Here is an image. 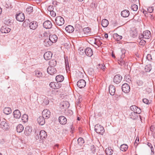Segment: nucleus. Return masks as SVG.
Segmentation results:
<instances>
[{"label": "nucleus", "instance_id": "1", "mask_svg": "<svg viewBox=\"0 0 155 155\" xmlns=\"http://www.w3.org/2000/svg\"><path fill=\"white\" fill-rule=\"evenodd\" d=\"M130 108L133 111L131 113L132 116L136 115L137 114H140L141 111V109L135 105L131 106Z\"/></svg>", "mask_w": 155, "mask_h": 155}, {"label": "nucleus", "instance_id": "2", "mask_svg": "<svg viewBox=\"0 0 155 155\" xmlns=\"http://www.w3.org/2000/svg\"><path fill=\"white\" fill-rule=\"evenodd\" d=\"M94 130L97 133L100 134H103L104 132V127L98 124L95 125Z\"/></svg>", "mask_w": 155, "mask_h": 155}, {"label": "nucleus", "instance_id": "3", "mask_svg": "<svg viewBox=\"0 0 155 155\" xmlns=\"http://www.w3.org/2000/svg\"><path fill=\"white\" fill-rule=\"evenodd\" d=\"M16 20L22 22L25 19V16L24 13L22 12H18L15 15Z\"/></svg>", "mask_w": 155, "mask_h": 155}, {"label": "nucleus", "instance_id": "4", "mask_svg": "<svg viewBox=\"0 0 155 155\" xmlns=\"http://www.w3.org/2000/svg\"><path fill=\"white\" fill-rule=\"evenodd\" d=\"M2 5L7 8H12L11 0H2Z\"/></svg>", "mask_w": 155, "mask_h": 155}, {"label": "nucleus", "instance_id": "5", "mask_svg": "<svg viewBox=\"0 0 155 155\" xmlns=\"http://www.w3.org/2000/svg\"><path fill=\"white\" fill-rule=\"evenodd\" d=\"M55 22L57 25L61 26L64 24V18L62 17L58 16L55 18Z\"/></svg>", "mask_w": 155, "mask_h": 155}, {"label": "nucleus", "instance_id": "6", "mask_svg": "<svg viewBox=\"0 0 155 155\" xmlns=\"http://www.w3.org/2000/svg\"><path fill=\"white\" fill-rule=\"evenodd\" d=\"M81 50L82 51L84 52L86 55L90 57L93 54V52L92 49L90 48H87L85 49V50L83 49H81V48H80L79 50L81 51Z\"/></svg>", "mask_w": 155, "mask_h": 155}, {"label": "nucleus", "instance_id": "7", "mask_svg": "<svg viewBox=\"0 0 155 155\" xmlns=\"http://www.w3.org/2000/svg\"><path fill=\"white\" fill-rule=\"evenodd\" d=\"M122 90L123 92L125 93H128L130 90V87L127 84H124L122 86Z\"/></svg>", "mask_w": 155, "mask_h": 155}, {"label": "nucleus", "instance_id": "8", "mask_svg": "<svg viewBox=\"0 0 155 155\" xmlns=\"http://www.w3.org/2000/svg\"><path fill=\"white\" fill-rule=\"evenodd\" d=\"M42 116L46 119L48 118L51 115L50 111L47 109H44L42 112Z\"/></svg>", "mask_w": 155, "mask_h": 155}, {"label": "nucleus", "instance_id": "9", "mask_svg": "<svg viewBox=\"0 0 155 155\" xmlns=\"http://www.w3.org/2000/svg\"><path fill=\"white\" fill-rule=\"evenodd\" d=\"M125 49H123L121 50V51L122 52V54L121 55L120 59L118 60V63L119 64L121 65H122L123 64H124V61L123 60V58L125 57L124 54L125 52H124L125 51Z\"/></svg>", "mask_w": 155, "mask_h": 155}, {"label": "nucleus", "instance_id": "10", "mask_svg": "<svg viewBox=\"0 0 155 155\" xmlns=\"http://www.w3.org/2000/svg\"><path fill=\"white\" fill-rule=\"evenodd\" d=\"M122 79V76L120 74L115 75L113 79L114 81L116 84H118L121 81Z\"/></svg>", "mask_w": 155, "mask_h": 155}, {"label": "nucleus", "instance_id": "11", "mask_svg": "<svg viewBox=\"0 0 155 155\" xmlns=\"http://www.w3.org/2000/svg\"><path fill=\"white\" fill-rule=\"evenodd\" d=\"M86 82L83 79L80 80L77 83V85L80 88L84 87L86 85Z\"/></svg>", "mask_w": 155, "mask_h": 155}, {"label": "nucleus", "instance_id": "12", "mask_svg": "<svg viewBox=\"0 0 155 155\" xmlns=\"http://www.w3.org/2000/svg\"><path fill=\"white\" fill-rule=\"evenodd\" d=\"M1 127L3 130H6L9 128V125L8 123H6L5 120H4L1 123Z\"/></svg>", "mask_w": 155, "mask_h": 155}, {"label": "nucleus", "instance_id": "13", "mask_svg": "<svg viewBox=\"0 0 155 155\" xmlns=\"http://www.w3.org/2000/svg\"><path fill=\"white\" fill-rule=\"evenodd\" d=\"M47 71L48 73L51 75H52L56 72V68L52 67H48L47 69Z\"/></svg>", "mask_w": 155, "mask_h": 155}, {"label": "nucleus", "instance_id": "14", "mask_svg": "<svg viewBox=\"0 0 155 155\" xmlns=\"http://www.w3.org/2000/svg\"><path fill=\"white\" fill-rule=\"evenodd\" d=\"M52 55V54L51 52L47 51L45 53L44 57L45 60H48L51 58Z\"/></svg>", "mask_w": 155, "mask_h": 155}, {"label": "nucleus", "instance_id": "15", "mask_svg": "<svg viewBox=\"0 0 155 155\" xmlns=\"http://www.w3.org/2000/svg\"><path fill=\"white\" fill-rule=\"evenodd\" d=\"M50 41L52 43H55L57 41L58 38L57 36L55 34H51L49 36Z\"/></svg>", "mask_w": 155, "mask_h": 155}, {"label": "nucleus", "instance_id": "16", "mask_svg": "<svg viewBox=\"0 0 155 155\" xmlns=\"http://www.w3.org/2000/svg\"><path fill=\"white\" fill-rule=\"evenodd\" d=\"M151 33L150 31L147 30L143 32V37L145 39H148L151 37Z\"/></svg>", "mask_w": 155, "mask_h": 155}, {"label": "nucleus", "instance_id": "17", "mask_svg": "<svg viewBox=\"0 0 155 155\" xmlns=\"http://www.w3.org/2000/svg\"><path fill=\"white\" fill-rule=\"evenodd\" d=\"M44 27L46 29L51 28L52 27L51 22L49 21H45L43 24Z\"/></svg>", "mask_w": 155, "mask_h": 155}, {"label": "nucleus", "instance_id": "18", "mask_svg": "<svg viewBox=\"0 0 155 155\" xmlns=\"http://www.w3.org/2000/svg\"><path fill=\"white\" fill-rule=\"evenodd\" d=\"M58 120L60 123L62 125H64L66 124L67 120L64 116H62L59 117Z\"/></svg>", "mask_w": 155, "mask_h": 155}, {"label": "nucleus", "instance_id": "19", "mask_svg": "<svg viewBox=\"0 0 155 155\" xmlns=\"http://www.w3.org/2000/svg\"><path fill=\"white\" fill-rule=\"evenodd\" d=\"M39 135L40 138L41 140L46 139L47 136V133L44 130H41L40 131Z\"/></svg>", "mask_w": 155, "mask_h": 155}, {"label": "nucleus", "instance_id": "20", "mask_svg": "<svg viewBox=\"0 0 155 155\" xmlns=\"http://www.w3.org/2000/svg\"><path fill=\"white\" fill-rule=\"evenodd\" d=\"M38 26V23L36 21H32L30 24L29 25V27L31 29L33 30L35 29Z\"/></svg>", "mask_w": 155, "mask_h": 155}, {"label": "nucleus", "instance_id": "21", "mask_svg": "<svg viewBox=\"0 0 155 155\" xmlns=\"http://www.w3.org/2000/svg\"><path fill=\"white\" fill-rule=\"evenodd\" d=\"M14 117L16 119L19 118L21 116V114L18 110H16L13 112Z\"/></svg>", "mask_w": 155, "mask_h": 155}, {"label": "nucleus", "instance_id": "22", "mask_svg": "<svg viewBox=\"0 0 155 155\" xmlns=\"http://www.w3.org/2000/svg\"><path fill=\"white\" fill-rule=\"evenodd\" d=\"M45 118L43 116H40L37 119L38 123L41 125H43L45 123Z\"/></svg>", "mask_w": 155, "mask_h": 155}, {"label": "nucleus", "instance_id": "23", "mask_svg": "<svg viewBox=\"0 0 155 155\" xmlns=\"http://www.w3.org/2000/svg\"><path fill=\"white\" fill-rule=\"evenodd\" d=\"M11 29L6 26H2L1 28V31L2 33H8L10 32Z\"/></svg>", "mask_w": 155, "mask_h": 155}, {"label": "nucleus", "instance_id": "24", "mask_svg": "<svg viewBox=\"0 0 155 155\" xmlns=\"http://www.w3.org/2000/svg\"><path fill=\"white\" fill-rule=\"evenodd\" d=\"M110 94L111 95H114L115 91V88L113 85H110L109 88Z\"/></svg>", "mask_w": 155, "mask_h": 155}, {"label": "nucleus", "instance_id": "25", "mask_svg": "<svg viewBox=\"0 0 155 155\" xmlns=\"http://www.w3.org/2000/svg\"><path fill=\"white\" fill-rule=\"evenodd\" d=\"M130 14L129 11L127 10H125L122 11L121 13V16L124 17H127L129 16Z\"/></svg>", "mask_w": 155, "mask_h": 155}, {"label": "nucleus", "instance_id": "26", "mask_svg": "<svg viewBox=\"0 0 155 155\" xmlns=\"http://www.w3.org/2000/svg\"><path fill=\"white\" fill-rule=\"evenodd\" d=\"M52 43L51 41H50L49 38L45 39L44 41V44L46 47H49L51 46Z\"/></svg>", "mask_w": 155, "mask_h": 155}, {"label": "nucleus", "instance_id": "27", "mask_svg": "<svg viewBox=\"0 0 155 155\" xmlns=\"http://www.w3.org/2000/svg\"><path fill=\"white\" fill-rule=\"evenodd\" d=\"M62 106L61 108L62 109H66L68 108L69 106V104L68 101H65L63 102L62 104Z\"/></svg>", "mask_w": 155, "mask_h": 155}, {"label": "nucleus", "instance_id": "28", "mask_svg": "<svg viewBox=\"0 0 155 155\" xmlns=\"http://www.w3.org/2000/svg\"><path fill=\"white\" fill-rule=\"evenodd\" d=\"M84 33L87 35H90L91 34V30L89 27L84 28L83 29Z\"/></svg>", "mask_w": 155, "mask_h": 155}, {"label": "nucleus", "instance_id": "29", "mask_svg": "<svg viewBox=\"0 0 155 155\" xmlns=\"http://www.w3.org/2000/svg\"><path fill=\"white\" fill-rule=\"evenodd\" d=\"M4 113L6 114H9L12 112V110L9 107H6L4 108L3 110Z\"/></svg>", "mask_w": 155, "mask_h": 155}, {"label": "nucleus", "instance_id": "30", "mask_svg": "<svg viewBox=\"0 0 155 155\" xmlns=\"http://www.w3.org/2000/svg\"><path fill=\"white\" fill-rule=\"evenodd\" d=\"M55 79L58 82H61L64 79V77L62 75H58L56 76Z\"/></svg>", "mask_w": 155, "mask_h": 155}, {"label": "nucleus", "instance_id": "31", "mask_svg": "<svg viewBox=\"0 0 155 155\" xmlns=\"http://www.w3.org/2000/svg\"><path fill=\"white\" fill-rule=\"evenodd\" d=\"M65 29L66 31L69 33L72 32L74 30V28L71 25H69L68 26H66Z\"/></svg>", "mask_w": 155, "mask_h": 155}, {"label": "nucleus", "instance_id": "32", "mask_svg": "<svg viewBox=\"0 0 155 155\" xmlns=\"http://www.w3.org/2000/svg\"><path fill=\"white\" fill-rule=\"evenodd\" d=\"M24 130V127L21 124H19L16 127V130L18 133H21Z\"/></svg>", "mask_w": 155, "mask_h": 155}, {"label": "nucleus", "instance_id": "33", "mask_svg": "<svg viewBox=\"0 0 155 155\" xmlns=\"http://www.w3.org/2000/svg\"><path fill=\"white\" fill-rule=\"evenodd\" d=\"M128 148V146L126 144H124L120 146V150L123 151H126Z\"/></svg>", "mask_w": 155, "mask_h": 155}, {"label": "nucleus", "instance_id": "34", "mask_svg": "<svg viewBox=\"0 0 155 155\" xmlns=\"http://www.w3.org/2000/svg\"><path fill=\"white\" fill-rule=\"evenodd\" d=\"M109 24L108 20L106 19H103L101 21V25L104 27H106Z\"/></svg>", "mask_w": 155, "mask_h": 155}, {"label": "nucleus", "instance_id": "35", "mask_svg": "<svg viewBox=\"0 0 155 155\" xmlns=\"http://www.w3.org/2000/svg\"><path fill=\"white\" fill-rule=\"evenodd\" d=\"M57 64L56 61L52 59L49 62V65L50 67H54Z\"/></svg>", "mask_w": 155, "mask_h": 155}, {"label": "nucleus", "instance_id": "36", "mask_svg": "<svg viewBox=\"0 0 155 155\" xmlns=\"http://www.w3.org/2000/svg\"><path fill=\"white\" fill-rule=\"evenodd\" d=\"M28 117L27 114H24L21 117V120L24 122H26L28 120Z\"/></svg>", "mask_w": 155, "mask_h": 155}, {"label": "nucleus", "instance_id": "37", "mask_svg": "<svg viewBox=\"0 0 155 155\" xmlns=\"http://www.w3.org/2000/svg\"><path fill=\"white\" fill-rule=\"evenodd\" d=\"M106 154L108 155H111L113 154V151L111 149V148H106L105 150Z\"/></svg>", "mask_w": 155, "mask_h": 155}, {"label": "nucleus", "instance_id": "38", "mask_svg": "<svg viewBox=\"0 0 155 155\" xmlns=\"http://www.w3.org/2000/svg\"><path fill=\"white\" fill-rule=\"evenodd\" d=\"M26 12L28 14H30L33 11V7L29 6L26 9Z\"/></svg>", "mask_w": 155, "mask_h": 155}, {"label": "nucleus", "instance_id": "39", "mask_svg": "<svg viewBox=\"0 0 155 155\" xmlns=\"http://www.w3.org/2000/svg\"><path fill=\"white\" fill-rule=\"evenodd\" d=\"M32 130L29 127H26L25 130V133L27 134H29L31 131Z\"/></svg>", "mask_w": 155, "mask_h": 155}, {"label": "nucleus", "instance_id": "40", "mask_svg": "<svg viewBox=\"0 0 155 155\" xmlns=\"http://www.w3.org/2000/svg\"><path fill=\"white\" fill-rule=\"evenodd\" d=\"M114 38L117 41H119L122 39V37L121 36L118 35L117 34H115L114 35Z\"/></svg>", "mask_w": 155, "mask_h": 155}, {"label": "nucleus", "instance_id": "41", "mask_svg": "<svg viewBox=\"0 0 155 155\" xmlns=\"http://www.w3.org/2000/svg\"><path fill=\"white\" fill-rule=\"evenodd\" d=\"M78 144L80 145L81 146L84 143V140L83 138L80 137L79 138H78Z\"/></svg>", "mask_w": 155, "mask_h": 155}, {"label": "nucleus", "instance_id": "42", "mask_svg": "<svg viewBox=\"0 0 155 155\" xmlns=\"http://www.w3.org/2000/svg\"><path fill=\"white\" fill-rule=\"evenodd\" d=\"M35 74L36 76L38 78L42 77V73L38 70L35 71Z\"/></svg>", "mask_w": 155, "mask_h": 155}, {"label": "nucleus", "instance_id": "43", "mask_svg": "<svg viewBox=\"0 0 155 155\" xmlns=\"http://www.w3.org/2000/svg\"><path fill=\"white\" fill-rule=\"evenodd\" d=\"M106 68L104 64H99L97 67V68L98 69H100L103 71L104 70V69Z\"/></svg>", "mask_w": 155, "mask_h": 155}, {"label": "nucleus", "instance_id": "44", "mask_svg": "<svg viewBox=\"0 0 155 155\" xmlns=\"http://www.w3.org/2000/svg\"><path fill=\"white\" fill-rule=\"evenodd\" d=\"M131 8L134 11H137L138 9V6L135 4L132 5Z\"/></svg>", "mask_w": 155, "mask_h": 155}, {"label": "nucleus", "instance_id": "45", "mask_svg": "<svg viewBox=\"0 0 155 155\" xmlns=\"http://www.w3.org/2000/svg\"><path fill=\"white\" fill-rule=\"evenodd\" d=\"M50 86L52 88L56 89V83L54 82H51L49 84Z\"/></svg>", "mask_w": 155, "mask_h": 155}, {"label": "nucleus", "instance_id": "46", "mask_svg": "<svg viewBox=\"0 0 155 155\" xmlns=\"http://www.w3.org/2000/svg\"><path fill=\"white\" fill-rule=\"evenodd\" d=\"M11 20L10 19H7L4 21V22L5 25H11Z\"/></svg>", "mask_w": 155, "mask_h": 155}, {"label": "nucleus", "instance_id": "47", "mask_svg": "<svg viewBox=\"0 0 155 155\" xmlns=\"http://www.w3.org/2000/svg\"><path fill=\"white\" fill-rule=\"evenodd\" d=\"M139 137H136V140L135 141V142L134 143L136 148L137 147L138 144H139Z\"/></svg>", "mask_w": 155, "mask_h": 155}, {"label": "nucleus", "instance_id": "48", "mask_svg": "<svg viewBox=\"0 0 155 155\" xmlns=\"http://www.w3.org/2000/svg\"><path fill=\"white\" fill-rule=\"evenodd\" d=\"M90 150L93 153H94L95 152L96 149L94 145H92L90 147Z\"/></svg>", "mask_w": 155, "mask_h": 155}, {"label": "nucleus", "instance_id": "49", "mask_svg": "<svg viewBox=\"0 0 155 155\" xmlns=\"http://www.w3.org/2000/svg\"><path fill=\"white\" fill-rule=\"evenodd\" d=\"M132 36L133 38H135L137 35V34L136 31H132L131 33Z\"/></svg>", "mask_w": 155, "mask_h": 155}, {"label": "nucleus", "instance_id": "50", "mask_svg": "<svg viewBox=\"0 0 155 155\" xmlns=\"http://www.w3.org/2000/svg\"><path fill=\"white\" fill-rule=\"evenodd\" d=\"M137 84L138 86H141L143 85V82L141 80H138L137 82Z\"/></svg>", "mask_w": 155, "mask_h": 155}, {"label": "nucleus", "instance_id": "51", "mask_svg": "<svg viewBox=\"0 0 155 155\" xmlns=\"http://www.w3.org/2000/svg\"><path fill=\"white\" fill-rule=\"evenodd\" d=\"M65 65L67 68L69 67V64L68 63V60L67 59H65Z\"/></svg>", "mask_w": 155, "mask_h": 155}, {"label": "nucleus", "instance_id": "52", "mask_svg": "<svg viewBox=\"0 0 155 155\" xmlns=\"http://www.w3.org/2000/svg\"><path fill=\"white\" fill-rule=\"evenodd\" d=\"M56 89H58L61 87V84L58 83H56Z\"/></svg>", "mask_w": 155, "mask_h": 155}, {"label": "nucleus", "instance_id": "53", "mask_svg": "<svg viewBox=\"0 0 155 155\" xmlns=\"http://www.w3.org/2000/svg\"><path fill=\"white\" fill-rule=\"evenodd\" d=\"M53 6L50 5L48 7V10L50 12L51 11H53Z\"/></svg>", "mask_w": 155, "mask_h": 155}, {"label": "nucleus", "instance_id": "54", "mask_svg": "<svg viewBox=\"0 0 155 155\" xmlns=\"http://www.w3.org/2000/svg\"><path fill=\"white\" fill-rule=\"evenodd\" d=\"M50 14L51 16L54 17L56 15V14L55 12H54L53 11H51L50 13Z\"/></svg>", "mask_w": 155, "mask_h": 155}, {"label": "nucleus", "instance_id": "55", "mask_svg": "<svg viewBox=\"0 0 155 155\" xmlns=\"http://www.w3.org/2000/svg\"><path fill=\"white\" fill-rule=\"evenodd\" d=\"M153 10V7H149L148 8V11L150 13H152Z\"/></svg>", "mask_w": 155, "mask_h": 155}, {"label": "nucleus", "instance_id": "56", "mask_svg": "<svg viewBox=\"0 0 155 155\" xmlns=\"http://www.w3.org/2000/svg\"><path fill=\"white\" fill-rule=\"evenodd\" d=\"M145 70L146 72H149L151 70V68H149L148 66H146L145 67Z\"/></svg>", "mask_w": 155, "mask_h": 155}, {"label": "nucleus", "instance_id": "57", "mask_svg": "<svg viewBox=\"0 0 155 155\" xmlns=\"http://www.w3.org/2000/svg\"><path fill=\"white\" fill-rule=\"evenodd\" d=\"M143 102L146 104H148L149 102V100L146 98H144L143 100Z\"/></svg>", "mask_w": 155, "mask_h": 155}, {"label": "nucleus", "instance_id": "58", "mask_svg": "<svg viewBox=\"0 0 155 155\" xmlns=\"http://www.w3.org/2000/svg\"><path fill=\"white\" fill-rule=\"evenodd\" d=\"M147 59L148 61H150L152 59L151 56L150 54H148L147 56Z\"/></svg>", "mask_w": 155, "mask_h": 155}, {"label": "nucleus", "instance_id": "59", "mask_svg": "<svg viewBox=\"0 0 155 155\" xmlns=\"http://www.w3.org/2000/svg\"><path fill=\"white\" fill-rule=\"evenodd\" d=\"M13 118H11L9 119V120L11 123H13L15 122L14 121L15 120H13Z\"/></svg>", "mask_w": 155, "mask_h": 155}, {"label": "nucleus", "instance_id": "60", "mask_svg": "<svg viewBox=\"0 0 155 155\" xmlns=\"http://www.w3.org/2000/svg\"><path fill=\"white\" fill-rule=\"evenodd\" d=\"M143 33L142 34H141L140 35H139V38L140 39H141L142 38H143Z\"/></svg>", "mask_w": 155, "mask_h": 155}, {"label": "nucleus", "instance_id": "61", "mask_svg": "<svg viewBox=\"0 0 155 155\" xmlns=\"http://www.w3.org/2000/svg\"><path fill=\"white\" fill-rule=\"evenodd\" d=\"M151 150V151L152 153H154V148L152 146L151 147H150Z\"/></svg>", "mask_w": 155, "mask_h": 155}, {"label": "nucleus", "instance_id": "62", "mask_svg": "<svg viewBox=\"0 0 155 155\" xmlns=\"http://www.w3.org/2000/svg\"><path fill=\"white\" fill-rule=\"evenodd\" d=\"M153 128V127L152 126H151L150 127V130L152 132H153L154 130Z\"/></svg>", "mask_w": 155, "mask_h": 155}, {"label": "nucleus", "instance_id": "63", "mask_svg": "<svg viewBox=\"0 0 155 155\" xmlns=\"http://www.w3.org/2000/svg\"><path fill=\"white\" fill-rule=\"evenodd\" d=\"M147 145L148 146H149L150 147H151L152 146L151 144L149 142L147 143Z\"/></svg>", "mask_w": 155, "mask_h": 155}, {"label": "nucleus", "instance_id": "64", "mask_svg": "<svg viewBox=\"0 0 155 155\" xmlns=\"http://www.w3.org/2000/svg\"><path fill=\"white\" fill-rule=\"evenodd\" d=\"M104 37L105 38H108V35L107 34H105L104 35Z\"/></svg>", "mask_w": 155, "mask_h": 155}]
</instances>
